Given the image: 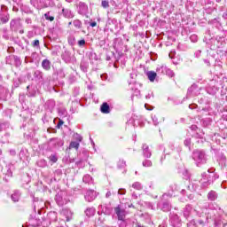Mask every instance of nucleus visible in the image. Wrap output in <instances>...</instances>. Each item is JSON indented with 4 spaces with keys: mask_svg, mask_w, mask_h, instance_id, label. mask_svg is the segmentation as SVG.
<instances>
[{
    "mask_svg": "<svg viewBox=\"0 0 227 227\" xmlns=\"http://www.w3.org/2000/svg\"><path fill=\"white\" fill-rule=\"evenodd\" d=\"M149 81H151V82H153V81H155V78L157 77V73L153 72V71H149L146 74Z\"/></svg>",
    "mask_w": 227,
    "mask_h": 227,
    "instance_id": "2",
    "label": "nucleus"
},
{
    "mask_svg": "<svg viewBox=\"0 0 227 227\" xmlns=\"http://www.w3.org/2000/svg\"><path fill=\"white\" fill-rule=\"evenodd\" d=\"M101 113H104L105 114H109V105H107V103H103L101 106Z\"/></svg>",
    "mask_w": 227,
    "mask_h": 227,
    "instance_id": "3",
    "label": "nucleus"
},
{
    "mask_svg": "<svg viewBox=\"0 0 227 227\" xmlns=\"http://www.w3.org/2000/svg\"><path fill=\"white\" fill-rule=\"evenodd\" d=\"M89 212H92V214H94V211H93V210H91V209H87V210H86L87 215H88Z\"/></svg>",
    "mask_w": 227,
    "mask_h": 227,
    "instance_id": "16",
    "label": "nucleus"
},
{
    "mask_svg": "<svg viewBox=\"0 0 227 227\" xmlns=\"http://www.w3.org/2000/svg\"><path fill=\"white\" fill-rule=\"evenodd\" d=\"M42 67H43V68H44V70H50L51 62L49 60L45 59L42 62Z\"/></svg>",
    "mask_w": 227,
    "mask_h": 227,
    "instance_id": "4",
    "label": "nucleus"
},
{
    "mask_svg": "<svg viewBox=\"0 0 227 227\" xmlns=\"http://www.w3.org/2000/svg\"><path fill=\"white\" fill-rule=\"evenodd\" d=\"M50 160H51V162H58V157H56L55 155L50 156Z\"/></svg>",
    "mask_w": 227,
    "mask_h": 227,
    "instance_id": "10",
    "label": "nucleus"
},
{
    "mask_svg": "<svg viewBox=\"0 0 227 227\" xmlns=\"http://www.w3.org/2000/svg\"><path fill=\"white\" fill-rule=\"evenodd\" d=\"M2 24H6V22H8V20H10V17L9 16H4V17H2L0 19Z\"/></svg>",
    "mask_w": 227,
    "mask_h": 227,
    "instance_id": "6",
    "label": "nucleus"
},
{
    "mask_svg": "<svg viewBox=\"0 0 227 227\" xmlns=\"http://www.w3.org/2000/svg\"><path fill=\"white\" fill-rule=\"evenodd\" d=\"M119 194H125V190H123V189H121V190H119Z\"/></svg>",
    "mask_w": 227,
    "mask_h": 227,
    "instance_id": "15",
    "label": "nucleus"
},
{
    "mask_svg": "<svg viewBox=\"0 0 227 227\" xmlns=\"http://www.w3.org/2000/svg\"><path fill=\"white\" fill-rule=\"evenodd\" d=\"M96 25H97L96 23H93V24H92V27H95Z\"/></svg>",
    "mask_w": 227,
    "mask_h": 227,
    "instance_id": "19",
    "label": "nucleus"
},
{
    "mask_svg": "<svg viewBox=\"0 0 227 227\" xmlns=\"http://www.w3.org/2000/svg\"><path fill=\"white\" fill-rule=\"evenodd\" d=\"M91 200H93V199H89V201H91Z\"/></svg>",
    "mask_w": 227,
    "mask_h": 227,
    "instance_id": "20",
    "label": "nucleus"
},
{
    "mask_svg": "<svg viewBox=\"0 0 227 227\" xmlns=\"http://www.w3.org/2000/svg\"><path fill=\"white\" fill-rule=\"evenodd\" d=\"M103 8H109V2L103 0L101 3Z\"/></svg>",
    "mask_w": 227,
    "mask_h": 227,
    "instance_id": "8",
    "label": "nucleus"
},
{
    "mask_svg": "<svg viewBox=\"0 0 227 227\" xmlns=\"http://www.w3.org/2000/svg\"><path fill=\"white\" fill-rule=\"evenodd\" d=\"M208 198L211 199L212 200H215V192H209Z\"/></svg>",
    "mask_w": 227,
    "mask_h": 227,
    "instance_id": "9",
    "label": "nucleus"
},
{
    "mask_svg": "<svg viewBox=\"0 0 227 227\" xmlns=\"http://www.w3.org/2000/svg\"><path fill=\"white\" fill-rule=\"evenodd\" d=\"M78 44H79L80 46L85 45V44H86V41H84V40H80V41L78 42Z\"/></svg>",
    "mask_w": 227,
    "mask_h": 227,
    "instance_id": "12",
    "label": "nucleus"
},
{
    "mask_svg": "<svg viewBox=\"0 0 227 227\" xmlns=\"http://www.w3.org/2000/svg\"><path fill=\"white\" fill-rule=\"evenodd\" d=\"M39 45H40V41L35 40V41L34 42V46H35V47H38Z\"/></svg>",
    "mask_w": 227,
    "mask_h": 227,
    "instance_id": "13",
    "label": "nucleus"
},
{
    "mask_svg": "<svg viewBox=\"0 0 227 227\" xmlns=\"http://www.w3.org/2000/svg\"><path fill=\"white\" fill-rule=\"evenodd\" d=\"M143 166H144L145 168H150V166H152V161H150V160H145V161L143 162Z\"/></svg>",
    "mask_w": 227,
    "mask_h": 227,
    "instance_id": "7",
    "label": "nucleus"
},
{
    "mask_svg": "<svg viewBox=\"0 0 227 227\" xmlns=\"http://www.w3.org/2000/svg\"><path fill=\"white\" fill-rule=\"evenodd\" d=\"M190 38H191V41H192V42H198V36H196V35H191Z\"/></svg>",
    "mask_w": 227,
    "mask_h": 227,
    "instance_id": "11",
    "label": "nucleus"
},
{
    "mask_svg": "<svg viewBox=\"0 0 227 227\" xmlns=\"http://www.w3.org/2000/svg\"><path fill=\"white\" fill-rule=\"evenodd\" d=\"M90 194H93V192H90L87 195L86 198H88L90 196Z\"/></svg>",
    "mask_w": 227,
    "mask_h": 227,
    "instance_id": "18",
    "label": "nucleus"
},
{
    "mask_svg": "<svg viewBox=\"0 0 227 227\" xmlns=\"http://www.w3.org/2000/svg\"><path fill=\"white\" fill-rule=\"evenodd\" d=\"M159 227H162V225H160ZM163 227H165V226H163Z\"/></svg>",
    "mask_w": 227,
    "mask_h": 227,
    "instance_id": "21",
    "label": "nucleus"
},
{
    "mask_svg": "<svg viewBox=\"0 0 227 227\" xmlns=\"http://www.w3.org/2000/svg\"><path fill=\"white\" fill-rule=\"evenodd\" d=\"M47 20H51V22H52V20H54V17L51 16V17H47L46 16Z\"/></svg>",
    "mask_w": 227,
    "mask_h": 227,
    "instance_id": "14",
    "label": "nucleus"
},
{
    "mask_svg": "<svg viewBox=\"0 0 227 227\" xmlns=\"http://www.w3.org/2000/svg\"><path fill=\"white\" fill-rule=\"evenodd\" d=\"M12 198L13 199V195L12 196Z\"/></svg>",
    "mask_w": 227,
    "mask_h": 227,
    "instance_id": "22",
    "label": "nucleus"
},
{
    "mask_svg": "<svg viewBox=\"0 0 227 227\" xmlns=\"http://www.w3.org/2000/svg\"><path fill=\"white\" fill-rule=\"evenodd\" d=\"M69 148H75L77 150V148H79V143L78 142H71Z\"/></svg>",
    "mask_w": 227,
    "mask_h": 227,
    "instance_id": "5",
    "label": "nucleus"
},
{
    "mask_svg": "<svg viewBox=\"0 0 227 227\" xmlns=\"http://www.w3.org/2000/svg\"><path fill=\"white\" fill-rule=\"evenodd\" d=\"M74 24H78V26H81V21L75 20V21H74Z\"/></svg>",
    "mask_w": 227,
    "mask_h": 227,
    "instance_id": "17",
    "label": "nucleus"
},
{
    "mask_svg": "<svg viewBox=\"0 0 227 227\" xmlns=\"http://www.w3.org/2000/svg\"><path fill=\"white\" fill-rule=\"evenodd\" d=\"M115 214L118 215L119 221H123L125 219V209H121L120 206L114 208Z\"/></svg>",
    "mask_w": 227,
    "mask_h": 227,
    "instance_id": "1",
    "label": "nucleus"
}]
</instances>
